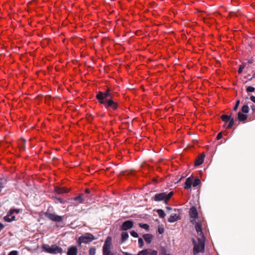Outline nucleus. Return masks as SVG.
<instances>
[{
	"label": "nucleus",
	"mask_w": 255,
	"mask_h": 255,
	"mask_svg": "<svg viewBox=\"0 0 255 255\" xmlns=\"http://www.w3.org/2000/svg\"><path fill=\"white\" fill-rule=\"evenodd\" d=\"M114 94L108 89L105 92L99 91L97 93L96 99L99 102L104 105L107 109L109 108L116 110L118 108V104L113 99Z\"/></svg>",
	"instance_id": "nucleus-1"
},
{
	"label": "nucleus",
	"mask_w": 255,
	"mask_h": 255,
	"mask_svg": "<svg viewBox=\"0 0 255 255\" xmlns=\"http://www.w3.org/2000/svg\"><path fill=\"white\" fill-rule=\"evenodd\" d=\"M95 239H96V238H95L93 234L90 233H86L79 237L77 241V243L78 246L80 247L81 246L82 244H88L91 243Z\"/></svg>",
	"instance_id": "nucleus-2"
},
{
	"label": "nucleus",
	"mask_w": 255,
	"mask_h": 255,
	"mask_svg": "<svg viewBox=\"0 0 255 255\" xmlns=\"http://www.w3.org/2000/svg\"><path fill=\"white\" fill-rule=\"evenodd\" d=\"M194 248L193 250V254L196 255L199 252H203L205 249V242L203 239L198 238V243L194 239L192 240Z\"/></svg>",
	"instance_id": "nucleus-3"
},
{
	"label": "nucleus",
	"mask_w": 255,
	"mask_h": 255,
	"mask_svg": "<svg viewBox=\"0 0 255 255\" xmlns=\"http://www.w3.org/2000/svg\"><path fill=\"white\" fill-rule=\"evenodd\" d=\"M173 192H170L168 194L165 192L156 194L153 197L154 201L158 202L163 200L165 204H167L169 200L173 196Z\"/></svg>",
	"instance_id": "nucleus-4"
},
{
	"label": "nucleus",
	"mask_w": 255,
	"mask_h": 255,
	"mask_svg": "<svg viewBox=\"0 0 255 255\" xmlns=\"http://www.w3.org/2000/svg\"><path fill=\"white\" fill-rule=\"evenodd\" d=\"M19 212V209H13L10 210L7 215L4 217V220L8 222L15 220V215Z\"/></svg>",
	"instance_id": "nucleus-5"
},
{
	"label": "nucleus",
	"mask_w": 255,
	"mask_h": 255,
	"mask_svg": "<svg viewBox=\"0 0 255 255\" xmlns=\"http://www.w3.org/2000/svg\"><path fill=\"white\" fill-rule=\"evenodd\" d=\"M112 245V239L110 237H108L104 244L103 247V255H105L111 252V247Z\"/></svg>",
	"instance_id": "nucleus-6"
},
{
	"label": "nucleus",
	"mask_w": 255,
	"mask_h": 255,
	"mask_svg": "<svg viewBox=\"0 0 255 255\" xmlns=\"http://www.w3.org/2000/svg\"><path fill=\"white\" fill-rule=\"evenodd\" d=\"M134 223L131 220H128L125 221L120 227L121 231H127L132 228L133 226Z\"/></svg>",
	"instance_id": "nucleus-7"
},
{
	"label": "nucleus",
	"mask_w": 255,
	"mask_h": 255,
	"mask_svg": "<svg viewBox=\"0 0 255 255\" xmlns=\"http://www.w3.org/2000/svg\"><path fill=\"white\" fill-rule=\"evenodd\" d=\"M62 249L57 245H52L49 247V253L52 254H57L62 253Z\"/></svg>",
	"instance_id": "nucleus-8"
},
{
	"label": "nucleus",
	"mask_w": 255,
	"mask_h": 255,
	"mask_svg": "<svg viewBox=\"0 0 255 255\" xmlns=\"http://www.w3.org/2000/svg\"><path fill=\"white\" fill-rule=\"evenodd\" d=\"M49 219L55 222H61L63 220V217L55 214L49 213Z\"/></svg>",
	"instance_id": "nucleus-9"
},
{
	"label": "nucleus",
	"mask_w": 255,
	"mask_h": 255,
	"mask_svg": "<svg viewBox=\"0 0 255 255\" xmlns=\"http://www.w3.org/2000/svg\"><path fill=\"white\" fill-rule=\"evenodd\" d=\"M77 247L75 246H73L68 248L67 252V255H77Z\"/></svg>",
	"instance_id": "nucleus-10"
},
{
	"label": "nucleus",
	"mask_w": 255,
	"mask_h": 255,
	"mask_svg": "<svg viewBox=\"0 0 255 255\" xmlns=\"http://www.w3.org/2000/svg\"><path fill=\"white\" fill-rule=\"evenodd\" d=\"M54 191L57 194H62L69 192L70 189L66 187H55Z\"/></svg>",
	"instance_id": "nucleus-11"
},
{
	"label": "nucleus",
	"mask_w": 255,
	"mask_h": 255,
	"mask_svg": "<svg viewBox=\"0 0 255 255\" xmlns=\"http://www.w3.org/2000/svg\"><path fill=\"white\" fill-rule=\"evenodd\" d=\"M189 215L190 218L193 219H195L197 218L198 213L195 207L193 206L190 209Z\"/></svg>",
	"instance_id": "nucleus-12"
},
{
	"label": "nucleus",
	"mask_w": 255,
	"mask_h": 255,
	"mask_svg": "<svg viewBox=\"0 0 255 255\" xmlns=\"http://www.w3.org/2000/svg\"><path fill=\"white\" fill-rule=\"evenodd\" d=\"M193 180V179L191 177H189L187 178L186 180L185 184H184V188L185 189H190L191 188V186L192 185V181Z\"/></svg>",
	"instance_id": "nucleus-13"
},
{
	"label": "nucleus",
	"mask_w": 255,
	"mask_h": 255,
	"mask_svg": "<svg viewBox=\"0 0 255 255\" xmlns=\"http://www.w3.org/2000/svg\"><path fill=\"white\" fill-rule=\"evenodd\" d=\"M195 227L197 234L203 237V233L202 229V225L200 223L195 222Z\"/></svg>",
	"instance_id": "nucleus-14"
},
{
	"label": "nucleus",
	"mask_w": 255,
	"mask_h": 255,
	"mask_svg": "<svg viewBox=\"0 0 255 255\" xmlns=\"http://www.w3.org/2000/svg\"><path fill=\"white\" fill-rule=\"evenodd\" d=\"M205 154L204 153L201 154L200 156H199L197 158V159L196 160L195 162V166H198L201 164H202L204 162V159L205 158Z\"/></svg>",
	"instance_id": "nucleus-15"
},
{
	"label": "nucleus",
	"mask_w": 255,
	"mask_h": 255,
	"mask_svg": "<svg viewBox=\"0 0 255 255\" xmlns=\"http://www.w3.org/2000/svg\"><path fill=\"white\" fill-rule=\"evenodd\" d=\"M143 238L146 243L150 244L152 242L153 236L152 235L150 234H145L143 235Z\"/></svg>",
	"instance_id": "nucleus-16"
},
{
	"label": "nucleus",
	"mask_w": 255,
	"mask_h": 255,
	"mask_svg": "<svg viewBox=\"0 0 255 255\" xmlns=\"http://www.w3.org/2000/svg\"><path fill=\"white\" fill-rule=\"evenodd\" d=\"M248 118V115L244 114L243 113L239 112L238 113V119L241 121L243 122L246 121Z\"/></svg>",
	"instance_id": "nucleus-17"
},
{
	"label": "nucleus",
	"mask_w": 255,
	"mask_h": 255,
	"mask_svg": "<svg viewBox=\"0 0 255 255\" xmlns=\"http://www.w3.org/2000/svg\"><path fill=\"white\" fill-rule=\"evenodd\" d=\"M179 219V216L176 214H172L168 219V221L170 223H173Z\"/></svg>",
	"instance_id": "nucleus-18"
},
{
	"label": "nucleus",
	"mask_w": 255,
	"mask_h": 255,
	"mask_svg": "<svg viewBox=\"0 0 255 255\" xmlns=\"http://www.w3.org/2000/svg\"><path fill=\"white\" fill-rule=\"evenodd\" d=\"M221 118L223 122L228 123L231 118V115L229 116L227 115H223L221 116Z\"/></svg>",
	"instance_id": "nucleus-19"
},
{
	"label": "nucleus",
	"mask_w": 255,
	"mask_h": 255,
	"mask_svg": "<svg viewBox=\"0 0 255 255\" xmlns=\"http://www.w3.org/2000/svg\"><path fill=\"white\" fill-rule=\"evenodd\" d=\"M151 251L150 249H145L139 251L136 255H148L149 253V251Z\"/></svg>",
	"instance_id": "nucleus-20"
},
{
	"label": "nucleus",
	"mask_w": 255,
	"mask_h": 255,
	"mask_svg": "<svg viewBox=\"0 0 255 255\" xmlns=\"http://www.w3.org/2000/svg\"><path fill=\"white\" fill-rule=\"evenodd\" d=\"M6 184V180L4 179H0V192L1 191L2 189L4 187Z\"/></svg>",
	"instance_id": "nucleus-21"
},
{
	"label": "nucleus",
	"mask_w": 255,
	"mask_h": 255,
	"mask_svg": "<svg viewBox=\"0 0 255 255\" xmlns=\"http://www.w3.org/2000/svg\"><path fill=\"white\" fill-rule=\"evenodd\" d=\"M121 236L122 242H125L128 238V234L127 232H123Z\"/></svg>",
	"instance_id": "nucleus-22"
},
{
	"label": "nucleus",
	"mask_w": 255,
	"mask_h": 255,
	"mask_svg": "<svg viewBox=\"0 0 255 255\" xmlns=\"http://www.w3.org/2000/svg\"><path fill=\"white\" fill-rule=\"evenodd\" d=\"M157 213L160 218H164L165 216V214L162 209H158Z\"/></svg>",
	"instance_id": "nucleus-23"
},
{
	"label": "nucleus",
	"mask_w": 255,
	"mask_h": 255,
	"mask_svg": "<svg viewBox=\"0 0 255 255\" xmlns=\"http://www.w3.org/2000/svg\"><path fill=\"white\" fill-rule=\"evenodd\" d=\"M82 195L80 194V195L74 198V201H78V203H83L84 200L82 198Z\"/></svg>",
	"instance_id": "nucleus-24"
},
{
	"label": "nucleus",
	"mask_w": 255,
	"mask_h": 255,
	"mask_svg": "<svg viewBox=\"0 0 255 255\" xmlns=\"http://www.w3.org/2000/svg\"><path fill=\"white\" fill-rule=\"evenodd\" d=\"M139 226L140 228L145 229L147 231H148L149 230V226L147 224L139 223Z\"/></svg>",
	"instance_id": "nucleus-25"
},
{
	"label": "nucleus",
	"mask_w": 255,
	"mask_h": 255,
	"mask_svg": "<svg viewBox=\"0 0 255 255\" xmlns=\"http://www.w3.org/2000/svg\"><path fill=\"white\" fill-rule=\"evenodd\" d=\"M51 198L55 200V203H58V202H60L61 204H63L65 202L64 201L60 198H58L54 196H52Z\"/></svg>",
	"instance_id": "nucleus-26"
},
{
	"label": "nucleus",
	"mask_w": 255,
	"mask_h": 255,
	"mask_svg": "<svg viewBox=\"0 0 255 255\" xmlns=\"http://www.w3.org/2000/svg\"><path fill=\"white\" fill-rule=\"evenodd\" d=\"M242 113H248L249 111V108L248 105H244L242 108Z\"/></svg>",
	"instance_id": "nucleus-27"
},
{
	"label": "nucleus",
	"mask_w": 255,
	"mask_h": 255,
	"mask_svg": "<svg viewBox=\"0 0 255 255\" xmlns=\"http://www.w3.org/2000/svg\"><path fill=\"white\" fill-rule=\"evenodd\" d=\"M201 183L200 180L198 178H196L194 181H192V185L193 187H196Z\"/></svg>",
	"instance_id": "nucleus-28"
},
{
	"label": "nucleus",
	"mask_w": 255,
	"mask_h": 255,
	"mask_svg": "<svg viewBox=\"0 0 255 255\" xmlns=\"http://www.w3.org/2000/svg\"><path fill=\"white\" fill-rule=\"evenodd\" d=\"M229 123L228 126L227 127V128H231L234 125V120L233 118H231L229 120Z\"/></svg>",
	"instance_id": "nucleus-29"
},
{
	"label": "nucleus",
	"mask_w": 255,
	"mask_h": 255,
	"mask_svg": "<svg viewBox=\"0 0 255 255\" xmlns=\"http://www.w3.org/2000/svg\"><path fill=\"white\" fill-rule=\"evenodd\" d=\"M160 255H167V250L165 247H160Z\"/></svg>",
	"instance_id": "nucleus-30"
},
{
	"label": "nucleus",
	"mask_w": 255,
	"mask_h": 255,
	"mask_svg": "<svg viewBox=\"0 0 255 255\" xmlns=\"http://www.w3.org/2000/svg\"><path fill=\"white\" fill-rule=\"evenodd\" d=\"M96 248L91 247L89 250V255H96Z\"/></svg>",
	"instance_id": "nucleus-31"
},
{
	"label": "nucleus",
	"mask_w": 255,
	"mask_h": 255,
	"mask_svg": "<svg viewBox=\"0 0 255 255\" xmlns=\"http://www.w3.org/2000/svg\"><path fill=\"white\" fill-rule=\"evenodd\" d=\"M246 91L247 93H252L255 91V88L252 86H249L246 89Z\"/></svg>",
	"instance_id": "nucleus-32"
},
{
	"label": "nucleus",
	"mask_w": 255,
	"mask_h": 255,
	"mask_svg": "<svg viewBox=\"0 0 255 255\" xmlns=\"http://www.w3.org/2000/svg\"><path fill=\"white\" fill-rule=\"evenodd\" d=\"M246 66V64L245 63H243L242 65H240V66H239V69L238 70V73L239 74H241L244 68Z\"/></svg>",
	"instance_id": "nucleus-33"
},
{
	"label": "nucleus",
	"mask_w": 255,
	"mask_h": 255,
	"mask_svg": "<svg viewBox=\"0 0 255 255\" xmlns=\"http://www.w3.org/2000/svg\"><path fill=\"white\" fill-rule=\"evenodd\" d=\"M138 243L139 244V247L140 248H142L144 245V242H143V239L141 238H139L138 240Z\"/></svg>",
	"instance_id": "nucleus-34"
},
{
	"label": "nucleus",
	"mask_w": 255,
	"mask_h": 255,
	"mask_svg": "<svg viewBox=\"0 0 255 255\" xmlns=\"http://www.w3.org/2000/svg\"><path fill=\"white\" fill-rule=\"evenodd\" d=\"M240 100H238L236 102V105H235V106L234 107V109H233V110L234 111H237V109H238L239 106L240 105Z\"/></svg>",
	"instance_id": "nucleus-35"
},
{
	"label": "nucleus",
	"mask_w": 255,
	"mask_h": 255,
	"mask_svg": "<svg viewBox=\"0 0 255 255\" xmlns=\"http://www.w3.org/2000/svg\"><path fill=\"white\" fill-rule=\"evenodd\" d=\"M130 233V235L134 238H137L138 236V234L134 231H131Z\"/></svg>",
	"instance_id": "nucleus-36"
},
{
	"label": "nucleus",
	"mask_w": 255,
	"mask_h": 255,
	"mask_svg": "<svg viewBox=\"0 0 255 255\" xmlns=\"http://www.w3.org/2000/svg\"><path fill=\"white\" fill-rule=\"evenodd\" d=\"M18 252L16 251H12L10 252L8 255H17Z\"/></svg>",
	"instance_id": "nucleus-37"
},
{
	"label": "nucleus",
	"mask_w": 255,
	"mask_h": 255,
	"mask_svg": "<svg viewBox=\"0 0 255 255\" xmlns=\"http://www.w3.org/2000/svg\"><path fill=\"white\" fill-rule=\"evenodd\" d=\"M222 137V132H220L217 135V137H216V139L217 140H219L220 139H221Z\"/></svg>",
	"instance_id": "nucleus-38"
},
{
	"label": "nucleus",
	"mask_w": 255,
	"mask_h": 255,
	"mask_svg": "<svg viewBox=\"0 0 255 255\" xmlns=\"http://www.w3.org/2000/svg\"><path fill=\"white\" fill-rule=\"evenodd\" d=\"M150 255H157V251L155 250H152Z\"/></svg>",
	"instance_id": "nucleus-39"
},
{
	"label": "nucleus",
	"mask_w": 255,
	"mask_h": 255,
	"mask_svg": "<svg viewBox=\"0 0 255 255\" xmlns=\"http://www.w3.org/2000/svg\"><path fill=\"white\" fill-rule=\"evenodd\" d=\"M250 99L252 101H253L254 103H255V96H251Z\"/></svg>",
	"instance_id": "nucleus-40"
},
{
	"label": "nucleus",
	"mask_w": 255,
	"mask_h": 255,
	"mask_svg": "<svg viewBox=\"0 0 255 255\" xmlns=\"http://www.w3.org/2000/svg\"><path fill=\"white\" fill-rule=\"evenodd\" d=\"M43 249H44V250L46 252H48V246L47 245H43Z\"/></svg>",
	"instance_id": "nucleus-41"
},
{
	"label": "nucleus",
	"mask_w": 255,
	"mask_h": 255,
	"mask_svg": "<svg viewBox=\"0 0 255 255\" xmlns=\"http://www.w3.org/2000/svg\"><path fill=\"white\" fill-rule=\"evenodd\" d=\"M4 228V225L0 223V232Z\"/></svg>",
	"instance_id": "nucleus-42"
},
{
	"label": "nucleus",
	"mask_w": 255,
	"mask_h": 255,
	"mask_svg": "<svg viewBox=\"0 0 255 255\" xmlns=\"http://www.w3.org/2000/svg\"><path fill=\"white\" fill-rule=\"evenodd\" d=\"M158 232L159 234H161L163 232V229H158Z\"/></svg>",
	"instance_id": "nucleus-43"
},
{
	"label": "nucleus",
	"mask_w": 255,
	"mask_h": 255,
	"mask_svg": "<svg viewBox=\"0 0 255 255\" xmlns=\"http://www.w3.org/2000/svg\"><path fill=\"white\" fill-rule=\"evenodd\" d=\"M85 191L87 194H89L90 193V190L89 189H86Z\"/></svg>",
	"instance_id": "nucleus-44"
},
{
	"label": "nucleus",
	"mask_w": 255,
	"mask_h": 255,
	"mask_svg": "<svg viewBox=\"0 0 255 255\" xmlns=\"http://www.w3.org/2000/svg\"><path fill=\"white\" fill-rule=\"evenodd\" d=\"M124 254H125V255H133L130 253H129L128 252H124Z\"/></svg>",
	"instance_id": "nucleus-45"
},
{
	"label": "nucleus",
	"mask_w": 255,
	"mask_h": 255,
	"mask_svg": "<svg viewBox=\"0 0 255 255\" xmlns=\"http://www.w3.org/2000/svg\"><path fill=\"white\" fill-rule=\"evenodd\" d=\"M253 59H250L248 61V63L249 64H252V63H253Z\"/></svg>",
	"instance_id": "nucleus-46"
},
{
	"label": "nucleus",
	"mask_w": 255,
	"mask_h": 255,
	"mask_svg": "<svg viewBox=\"0 0 255 255\" xmlns=\"http://www.w3.org/2000/svg\"><path fill=\"white\" fill-rule=\"evenodd\" d=\"M251 109H252L253 111H254L255 110V105L251 106Z\"/></svg>",
	"instance_id": "nucleus-47"
},
{
	"label": "nucleus",
	"mask_w": 255,
	"mask_h": 255,
	"mask_svg": "<svg viewBox=\"0 0 255 255\" xmlns=\"http://www.w3.org/2000/svg\"><path fill=\"white\" fill-rule=\"evenodd\" d=\"M166 209L168 210H172V208L170 207H168V206H167L166 207Z\"/></svg>",
	"instance_id": "nucleus-48"
},
{
	"label": "nucleus",
	"mask_w": 255,
	"mask_h": 255,
	"mask_svg": "<svg viewBox=\"0 0 255 255\" xmlns=\"http://www.w3.org/2000/svg\"><path fill=\"white\" fill-rule=\"evenodd\" d=\"M255 78V73L253 74V77L250 79V80H252L253 78Z\"/></svg>",
	"instance_id": "nucleus-49"
},
{
	"label": "nucleus",
	"mask_w": 255,
	"mask_h": 255,
	"mask_svg": "<svg viewBox=\"0 0 255 255\" xmlns=\"http://www.w3.org/2000/svg\"><path fill=\"white\" fill-rule=\"evenodd\" d=\"M52 158L53 160L57 159V158H56L55 156L51 157Z\"/></svg>",
	"instance_id": "nucleus-50"
},
{
	"label": "nucleus",
	"mask_w": 255,
	"mask_h": 255,
	"mask_svg": "<svg viewBox=\"0 0 255 255\" xmlns=\"http://www.w3.org/2000/svg\"><path fill=\"white\" fill-rule=\"evenodd\" d=\"M48 154H49V155H50L51 153H50V152L49 151Z\"/></svg>",
	"instance_id": "nucleus-51"
}]
</instances>
